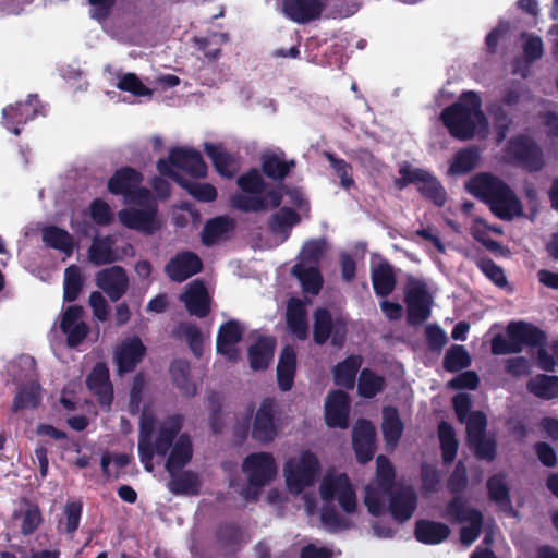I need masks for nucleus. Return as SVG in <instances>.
<instances>
[{
  "label": "nucleus",
  "instance_id": "1",
  "mask_svg": "<svg viewBox=\"0 0 558 558\" xmlns=\"http://www.w3.org/2000/svg\"><path fill=\"white\" fill-rule=\"evenodd\" d=\"M465 190L486 204L497 218L511 221L523 215V205L515 192L499 177L478 172L466 183Z\"/></svg>",
  "mask_w": 558,
  "mask_h": 558
},
{
  "label": "nucleus",
  "instance_id": "2",
  "mask_svg": "<svg viewBox=\"0 0 558 558\" xmlns=\"http://www.w3.org/2000/svg\"><path fill=\"white\" fill-rule=\"evenodd\" d=\"M440 120L449 134L460 141L472 140L478 129L488 128L482 99L474 90L462 92L457 101L442 109Z\"/></svg>",
  "mask_w": 558,
  "mask_h": 558
},
{
  "label": "nucleus",
  "instance_id": "3",
  "mask_svg": "<svg viewBox=\"0 0 558 558\" xmlns=\"http://www.w3.org/2000/svg\"><path fill=\"white\" fill-rule=\"evenodd\" d=\"M507 339L497 333L492 338L490 351L494 355L520 353L525 347L536 348L546 343V335L538 327L523 320L508 324Z\"/></svg>",
  "mask_w": 558,
  "mask_h": 558
},
{
  "label": "nucleus",
  "instance_id": "4",
  "mask_svg": "<svg viewBox=\"0 0 558 558\" xmlns=\"http://www.w3.org/2000/svg\"><path fill=\"white\" fill-rule=\"evenodd\" d=\"M131 203L137 207H126L118 213L119 220L124 227L146 235L154 234L160 229L158 203L148 189L138 190L136 199Z\"/></svg>",
  "mask_w": 558,
  "mask_h": 558
},
{
  "label": "nucleus",
  "instance_id": "5",
  "mask_svg": "<svg viewBox=\"0 0 558 558\" xmlns=\"http://www.w3.org/2000/svg\"><path fill=\"white\" fill-rule=\"evenodd\" d=\"M398 172L400 177L393 180V186L398 191L414 184L425 199L432 202L437 207L445 206L447 192L441 182L432 172L422 168H413L408 162L400 165Z\"/></svg>",
  "mask_w": 558,
  "mask_h": 558
},
{
  "label": "nucleus",
  "instance_id": "6",
  "mask_svg": "<svg viewBox=\"0 0 558 558\" xmlns=\"http://www.w3.org/2000/svg\"><path fill=\"white\" fill-rule=\"evenodd\" d=\"M506 154L510 163L530 173L541 171L546 165L543 149L527 135H517L510 138Z\"/></svg>",
  "mask_w": 558,
  "mask_h": 558
},
{
  "label": "nucleus",
  "instance_id": "7",
  "mask_svg": "<svg viewBox=\"0 0 558 558\" xmlns=\"http://www.w3.org/2000/svg\"><path fill=\"white\" fill-rule=\"evenodd\" d=\"M320 470L319 461L310 450L302 452L299 460L290 459L284 463L283 473L290 490L295 493L312 486Z\"/></svg>",
  "mask_w": 558,
  "mask_h": 558
},
{
  "label": "nucleus",
  "instance_id": "8",
  "mask_svg": "<svg viewBox=\"0 0 558 558\" xmlns=\"http://www.w3.org/2000/svg\"><path fill=\"white\" fill-rule=\"evenodd\" d=\"M243 472L247 474L248 486L256 488L252 496L255 499L258 489L268 484L277 475L276 461L269 452H255L248 454L242 464ZM250 489L245 490V497L251 499Z\"/></svg>",
  "mask_w": 558,
  "mask_h": 558
},
{
  "label": "nucleus",
  "instance_id": "9",
  "mask_svg": "<svg viewBox=\"0 0 558 558\" xmlns=\"http://www.w3.org/2000/svg\"><path fill=\"white\" fill-rule=\"evenodd\" d=\"M280 428V413L275 398L266 397L255 413L252 423V438L260 444L271 442Z\"/></svg>",
  "mask_w": 558,
  "mask_h": 558
},
{
  "label": "nucleus",
  "instance_id": "10",
  "mask_svg": "<svg viewBox=\"0 0 558 558\" xmlns=\"http://www.w3.org/2000/svg\"><path fill=\"white\" fill-rule=\"evenodd\" d=\"M319 494L325 502L337 499L340 508L347 513L356 510V494L345 473L326 476L319 486Z\"/></svg>",
  "mask_w": 558,
  "mask_h": 558
},
{
  "label": "nucleus",
  "instance_id": "11",
  "mask_svg": "<svg viewBox=\"0 0 558 558\" xmlns=\"http://www.w3.org/2000/svg\"><path fill=\"white\" fill-rule=\"evenodd\" d=\"M313 317V340L316 344L324 345L331 338L333 347H343L347 339L344 323L339 319L333 322L330 311L325 307L316 308Z\"/></svg>",
  "mask_w": 558,
  "mask_h": 558
},
{
  "label": "nucleus",
  "instance_id": "12",
  "mask_svg": "<svg viewBox=\"0 0 558 558\" xmlns=\"http://www.w3.org/2000/svg\"><path fill=\"white\" fill-rule=\"evenodd\" d=\"M45 107L37 95H29L25 101H17L2 110L3 125L14 135L21 134V128L36 117L44 114Z\"/></svg>",
  "mask_w": 558,
  "mask_h": 558
},
{
  "label": "nucleus",
  "instance_id": "13",
  "mask_svg": "<svg viewBox=\"0 0 558 558\" xmlns=\"http://www.w3.org/2000/svg\"><path fill=\"white\" fill-rule=\"evenodd\" d=\"M283 189L282 184L271 186L264 196L263 194L236 193L231 196V206L242 213H259L276 209L282 203Z\"/></svg>",
  "mask_w": 558,
  "mask_h": 558
},
{
  "label": "nucleus",
  "instance_id": "14",
  "mask_svg": "<svg viewBox=\"0 0 558 558\" xmlns=\"http://www.w3.org/2000/svg\"><path fill=\"white\" fill-rule=\"evenodd\" d=\"M407 320L410 325H421L430 316L432 296L423 281L410 282L405 288Z\"/></svg>",
  "mask_w": 558,
  "mask_h": 558
},
{
  "label": "nucleus",
  "instance_id": "15",
  "mask_svg": "<svg viewBox=\"0 0 558 558\" xmlns=\"http://www.w3.org/2000/svg\"><path fill=\"white\" fill-rule=\"evenodd\" d=\"M144 177L142 172L130 167L124 166L119 168L109 178L107 189L112 195H122L126 203L136 199L137 191L145 189L141 186Z\"/></svg>",
  "mask_w": 558,
  "mask_h": 558
},
{
  "label": "nucleus",
  "instance_id": "16",
  "mask_svg": "<svg viewBox=\"0 0 558 558\" xmlns=\"http://www.w3.org/2000/svg\"><path fill=\"white\" fill-rule=\"evenodd\" d=\"M96 286L109 298L118 302L128 291L130 280L122 266L113 265L96 274Z\"/></svg>",
  "mask_w": 558,
  "mask_h": 558
},
{
  "label": "nucleus",
  "instance_id": "17",
  "mask_svg": "<svg viewBox=\"0 0 558 558\" xmlns=\"http://www.w3.org/2000/svg\"><path fill=\"white\" fill-rule=\"evenodd\" d=\"M170 168H178L191 177L203 179L207 175V165L201 153L194 148L172 147L169 150L168 159H165Z\"/></svg>",
  "mask_w": 558,
  "mask_h": 558
},
{
  "label": "nucleus",
  "instance_id": "18",
  "mask_svg": "<svg viewBox=\"0 0 558 558\" xmlns=\"http://www.w3.org/2000/svg\"><path fill=\"white\" fill-rule=\"evenodd\" d=\"M244 328L235 319L222 323L218 329L216 351L229 362H238L240 354L236 344L243 339Z\"/></svg>",
  "mask_w": 558,
  "mask_h": 558
},
{
  "label": "nucleus",
  "instance_id": "19",
  "mask_svg": "<svg viewBox=\"0 0 558 558\" xmlns=\"http://www.w3.org/2000/svg\"><path fill=\"white\" fill-rule=\"evenodd\" d=\"M157 170L162 177L170 178L184 189L191 196L201 202H213L217 198V190L210 183L192 182L170 168L165 158L157 161Z\"/></svg>",
  "mask_w": 558,
  "mask_h": 558
},
{
  "label": "nucleus",
  "instance_id": "20",
  "mask_svg": "<svg viewBox=\"0 0 558 558\" xmlns=\"http://www.w3.org/2000/svg\"><path fill=\"white\" fill-rule=\"evenodd\" d=\"M352 447L361 464L368 463L376 449V429L367 420H360L352 430Z\"/></svg>",
  "mask_w": 558,
  "mask_h": 558
},
{
  "label": "nucleus",
  "instance_id": "21",
  "mask_svg": "<svg viewBox=\"0 0 558 558\" xmlns=\"http://www.w3.org/2000/svg\"><path fill=\"white\" fill-rule=\"evenodd\" d=\"M202 269L201 257L191 251L178 252L165 266V272L174 282H183Z\"/></svg>",
  "mask_w": 558,
  "mask_h": 558
},
{
  "label": "nucleus",
  "instance_id": "22",
  "mask_svg": "<svg viewBox=\"0 0 558 558\" xmlns=\"http://www.w3.org/2000/svg\"><path fill=\"white\" fill-rule=\"evenodd\" d=\"M385 495L389 498L388 510L396 522L404 523L412 518L417 507V495L411 486L393 488Z\"/></svg>",
  "mask_w": 558,
  "mask_h": 558
},
{
  "label": "nucleus",
  "instance_id": "23",
  "mask_svg": "<svg viewBox=\"0 0 558 558\" xmlns=\"http://www.w3.org/2000/svg\"><path fill=\"white\" fill-rule=\"evenodd\" d=\"M350 401L347 392L333 390L328 393L325 403V422L327 426L347 428L349 426Z\"/></svg>",
  "mask_w": 558,
  "mask_h": 558
},
{
  "label": "nucleus",
  "instance_id": "24",
  "mask_svg": "<svg viewBox=\"0 0 558 558\" xmlns=\"http://www.w3.org/2000/svg\"><path fill=\"white\" fill-rule=\"evenodd\" d=\"M86 385L101 407L110 408L113 400V387L110 381L109 368L106 363L98 362L88 376Z\"/></svg>",
  "mask_w": 558,
  "mask_h": 558
},
{
  "label": "nucleus",
  "instance_id": "25",
  "mask_svg": "<svg viewBox=\"0 0 558 558\" xmlns=\"http://www.w3.org/2000/svg\"><path fill=\"white\" fill-rule=\"evenodd\" d=\"M218 546L228 554H236L250 541L244 529L234 521H226L218 524L215 531Z\"/></svg>",
  "mask_w": 558,
  "mask_h": 558
},
{
  "label": "nucleus",
  "instance_id": "26",
  "mask_svg": "<svg viewBox=\"0 0 558 558\" xmlns=\"http://www.w3.org/2000/svg\"><path fill=\"white\" fill-rule=\"evenodd\" d=\"M146 353V347L140 337L126 339L116 350L114 359L119 373H131L142 362Z\"/></svg>",
  "mask_w": 558,
  "mask_h": 558
},
{
  "label": "nucleus",
  "instance_id": "27",
  "mask_svg": "<svg viewBox=\"0 0 558 558\" xmlns=\"http://www.w3.org/2000/svg\"><path fill=\"white\" fill-rule=\"evenodd\" d=\"M296 162L294 159H287L283 150H267L260 156V167L263 173L274 180L282 181L295 168Z\"/></svg>",
  "mask_w": 558,
  "mask_h": 558
},
{
  "label": "nucleus",
  "instance_id": "28",
  "mask_svg": "<svg viewBox=\"0 0 558 558\" xmlns=\"http://www.w3.org/2000/svg\"><path fill=\"white\" fill-rule=\"evenodd\" d=\"M326 0H283L282 11L291 21L306 24L318 19Z\"/></svg>",
  "mask_w": 558,
  "mask_h": 558
},
{
  "label": "nucleus",
  "instance_id": "29",
  "mask_svg": "<svg viewBox=\"0 0 558 558\" xmlns=\"http://www.w3.org/2000/svg\"><path fill=\"white\" fill-rule=\"evenodd\" d=\"M181 300L192 316L204 318L210 312V298L205 283L201 280L191 282Z\"/></svg>",
  "mask_w": 558,
  "mask_h": 558
},
{
  "label": "nucleus",
  "instance_id": "30",
  "mask_svg": "<svg viewBox=\"0 0 558 558\" xmlns=\"http://www.w3.org/2000/svg\"><path fill=\"white\" fill-rule=\"evenodd\" d=\"M184 416L182 414H173L168 416L159 426L157 436L153 445L155 446L156 454L166 457L174 445L180 432L183 427Z\"/></svg>",
  "mask_w": 558,
  "mask_h": 558
},
{
  "label": "nucleus",
  "instance_id": "31",
  "mask_svg": "<svg viewBox=\"0 0 558 558\" xmlns=\"http://www.w3.org/2000/svg\"><path fill=\"white\" fill-rule=\"evenodd\" d=\"M192 458L193 442L191 436L187 433H183L169 450L165 469L169 475H175V473L183 470L191 462Z\"/></svg>",
  "mask_w": 558,
  "mask_h": 558
},
{
  "label": "nucleus",
  "instance_id": "32",
  "mask_svg": "<svg viewBox=\"0 0 558 558\" xmlns=\"http://www.w3.org/2000/svg\"><path fill=\"white\" fill-rule=\"evenodd\" d=\"M88 258L96 266L110 265L120 260L121 255L118 253L116 238L110 234L94 236L88 248Z\"/></svg>",
  "mask_w": 558,
  "mask_h": 558
},
{
  "label": "nucleus",
  "instance_id": "33",
  "mask_svg": "<svg viewBox=\"0 0 558 558\" xmlns=\"http://www.w3.org/2000/svg\"><path fill=\"white\" fill-rule=\"evenodd\" d=\"M306 315V307L301 299L291 298L288 301L286 324L291 333L301 341L306 340L308 336Z\"/></svg>",
  "mask_w": 558,
  "mask_h": 558
},
{
  "label": "nucleus",
  "instance_id": "34",
  "mask_svg": "<svg viewBox=\"0 0 558 558\" xmlns=\"http://www.w3.org/2000/svg\"><path fill=\"white\" fill-rule=\"evenodd\" d=\"M450 532L447 524L427 519L417 520L414 526L416 541L425 545L441 544L449 537Z\"/></svg>",
  "mask_w": 558,
  "mask_h": 558
},
{
  "label": "nucleus",
  "instance_id": "35",
  "mask_svg": "<svg viewBox=\"0 0 558 558\" xmlns=\"http://www.w3.org/2000/svg\"><path fill=\"white\" fill-rule=\"evenodd\" d=\"M371 279L377 296L386 298L396 288L397 279L392 265L383 259L371 267Z\"/></svg>",
  "mask_w": 558,
  "mask_h": 558
},
{
  "label": "nucleus",
  "instance_id": "36",
  "mask_svg": "<svg viewBox=\"0 0 558 558\" xmlns=\"http://www.w3.org/2000/svg\"><path fill=\"white\" fill-rule=\"evenodd\" d=\"M296 371V353L293 347L287 344L281 350L277 365V381L282 391L293 387Z\"/></svg>",
  "mask_w": 558,
  "mask_h": 558
},
{
  "label": "nucleus",
  "instance_id": "37",
  "mask_svg": "<svg viewBox=\"0 0 558 558\" xmlns=\"http://www.w3.org/2000/svg\"><path fill=\"white\" fill-rule=\"evenodd\" d=\"M481 158L478 146L470 145L461 148L453 155L448 171L452 175L468 174L478 166Z\"/></svg>",
  "mask_w": 558,
  "mask_h": 558
},
{
  "label": "nucleus",
  "instance_id": "38",
  "mask_svg": "<svg viewBox=\"0 0 558 558\" xmlns=\"http://www.w3.org/2000/svg\"><path fill=\"white\" fill-rule=\"evenodd\" d=\"M276 341L271 337H260L248 348V361L253 371L266 369L272 360Z\"/></svg>",
  "mask_w": 558,
  "mask_h": 558
},
{
  "label": "nucleus",
  "instance_id": "39",
  "mask_svg": "<svg viewBox=\"0 0 558 558\" xmlns=\"http://www.w3.org/2000/svg\"><path fill=\"white\" fill-rule=\"evenodd\" d=\"M43 242L53 250L71 256L74 252L75 243L73 236L65 230L58 226H46L41 230Z\"/></svg>",
  "mask_w": 558,
  "mask_h": 558
},
{
  "label": "nucleus",
  "instance_id": "40",
  "mask_svg": "<svg viewBox=\"0 0 558 558\" xmlns=\"http://www.w3.org/2000/svg\"><path fill=\"white\" fill-rule=\"evenodd\" d=\"M403 422L396 407L387 405L383 409L381 432L387 445L397 446L402 437Z\"/></svg>",
  "mask_w": 558,
  "mask_h": 558
},
{
  "label": "nucleus",
  "instance_id": "41",
  "mask_svg": "<svg viewBox=\"0 0 558 558\" xmlns=\"http://www.w3.org/2000/svg\"><path fill=\"white\" fill-rule=\"evenodd\" d=\"M234 228V220L228 216H218L209 219L202 231V243L206 246H211L226 234L233 231Z\"/></svg>",
  "mask_w": 558,
  "mask_h": 558
},
{
  "label": "nucleus",
  "instance_id": "42",
  "mask_svg": "<svg viewBox=\"0 0 558 558\" xmlns=\"http://www.w3.org/2000/svg\"><path fill=\"white\" fill-rule=\"evenodd\" d=\"M169 371L174 386L185 397H194L197 393V387L191 378V365L189 361L174 360Z\"/></svg>",
  "mask_w": 558,
  "mask_h": 558
},
{
  "label": "nucleus",
  "instance_id": "43",
  "mask_svg": "<svg viewBox=\"0 0 558 558\" xmlns=\"http://www.w3.org/2000/svg\"><path fill=\"white\" fill-rule=\"evenodd\" d=\"M361 365L362 357L354 354L349 355L343 361L339 362L332 371L335 384L347 389H352Z\"/></svg>",
  "mask_w": 558,
  "mask_h": 558
},
{
  "label": "nucleus",
  "instance_id": "44",
  "mask_svg": "<svg viewBox=\"0 0 558 558\" xmlns=\"http://www.w3.org/2000/svg\"><path fill=\"white\" fill-rule=\"evenodd\" d=\"M489 499L505 512L512 511L510 489L502 473L492 475L486 482Z\"/></svg>",
  "mask_w": 558,
  "mask_h": 558
},
{
  "label": "nucleus",
  "instance_id": "45",
  "mask_svg": "<svg viewBox=\"0 0 558 558\" xmlns=\"http://www.w3.org/2000/svg\"><path fill=\"white\" fill-rule=\"evenodd\" d=\"M446 514L453 523H466L476 518H482L483 513L468 504L463 496H454L446 505Z\"/></svg>",
  "mask_w": 558,
  "mask_h": 558
},
{
  "label": "nucleus",
  "instance_id": "46",
  "mask_svg": "<svg viewBox=\"0 0 558 558\" xmlns=\"http://www.w3.org/2000/svg\"><path fill=\"white\" fill-rule=\"evenodd\" d=\"M169 490L174 495H198L201 482L197 473L191 470H181L175 475H170Z\"/></svg>",
  "mask_w": 558,
  "mask_h": 558
},
{
  "label": "nucleus",
  "instance_id": "47",
  "mask_svg": "<svg viewBox=\"0 0 558 558\" xmlns=\"http://www.w3.org/2000/svg\"><path fill=\"white\" fill-rule=\"evenodd\" d=\"M41 401V387L37 381H29L22 385L12 403L13 412L24 409H36Z\"/></svg>",
  "mask_w": 558,
  "mask_h": 558
},
{
  "label": "nucleus",
  "instance_id": "48",
  "mask_svg": "<svg viewBox=\"0 0 558 558\" xmlns=\"http://www.w3.org/2000/svg\"><path fill=\"white\" fill-rule=\"evenodd\" d=\"M292 274L301 282L304 292L317 295L324 283L323 276L317 267H305L303 264H295Z\"/></svg>",
  "mask_w": 558,
  "mask_h": 558
},
{
  "label": "nucleus",
  "instance_id": "49",
  "mask_svg": "<svg viewBox=\"0 0 558 558\" xmlns=\"http://www.w3.org/2000/svg\"><path fill=\"white\" fill-rule=\"evenodd\" d=\"M204 151L210 158L216 171L226 178H232L234 174V159L230 153L223 149L221 146L205 143Z\"/></svg>",
  "mask_w": 558,
  "mask_h": 558
},
{
  "label": "nucleus",
  "instance_id": "50",
  "mask_svg": "<svg viewBox=\"0 0 558 558\" xmlns=\"http://www.w3.org/2000/svg\"><path fill=\"white\" fill-rule=\"evenodd\" d=\"M438 438L440 442L442 462L445 464L452 463L459 449V441L453 426L446 421H441L438 424Z\"/></svg>",
  "mask_w": 558,
  "mask_h": 558
},
{
  "label": "nucleus",
  "instance_id": "51",
  "mask_svg": "<svg viewBox=\"0 0 558 558\" xmlns=\"http://www.w3.org/2000/svg\"><path fill=\"white\" fill-rule=\"evenodd\" d=\"M526 389L544 400L558 398V376L538 374L526 383Z\"/></svg>",
  "mask_w": 558,
  "mask_h": 558
},
{
  "label": "nucleus",
  "instance_id": "52",
  "mask_svg": "<svg viewBox=\"0 0 558 558\" xmlns=\"http://www.w3.org/2000/svg\"><path fill=\"white\" fill-rule=\"evenodd\" d=\"M301 222V216L291 207H280L269 219L268 227L274 234H289L291 228Z\"/></svg>",
  "mask_w": 558,
  "mask_h": 558
},
{
  "label": "nucleus",
  "instance_id": "53",
  "mask_svg": "<svg viewBox=\"0 0 558 558\" xmlns=\"http://www.w3.org/2000/svg\"><path fill=\"white\" fill-rule=\"evenodd\" d=\"M386 387L384 376L376 374L373 369L365 367L360 372L357 383V393L365 398L372 399L380 393Z\"/></svg>",
  "mask_w": 558,
  "mask_h": 558
},
{
  "label": "nucleus",
  "instance_id": "54",
  "mask_svg": "<svg viewBox=\"0 0 558 558\" xmlns=\"http://www.w3.org/2000/svg\"><path fill=\"white\" fill-rule=\"evenodd\" d=\"M153 425L151 423L142 422L140 436H138V456L144 469L147 472L154 471V454L156 453L155 446L151 441Z\"/></svg>",
  "mask_w": 558,
  "mask_h": 558
},
{
  "label": "nucleus",
  "instance_id": "55",
  "mask_svg": "<svg viewBox=\"0 0 558 558\" xmlns=\"http://www.w3.org/2000/svg\"><path fill=\"white\" fill-rule=\"evenodd\" d=\"M84 286V277L77 265H70L64 270L63 300L74 302L77 300Z\"/></svg>",
  "mask_w": 558,
  "mask_h": 558
},
{
  "label": "nucleus",
  "instance_id": "56",
  "mask_svg": "<svg viewBox=\"0 0 558 558\" xmlns=\"http://www.w3.org/2000/svg\"><path fill=\"white\" fill-rule=\"evenodd\" d=\"M472 359L464 345L453 344L446 352L442 361L445 371L457 373L471 366Z\"/></svg>",
  "mask_w": 558,
  "mask_h": 558
},
{
  "label": "nucleus",
  "instance_id": "57",
  "mask_svg": "<svg viewBox=\"0 0 558 558\" xmlns=\"http://www.w3.org/2000/svg\"><path fill=\"white\" fill-rule=\"evenodd\" d=\"M395 469L390 460L379 454L376 459V487H378L383 494H389L395 488Z\"/></svg>",
  "mask_w": 558,
  "mask_h": 558
},
{
  "label": "nucleus",
  "instance_id": "58",
  "mask_svg": "<svg viewBox=\"0 0 558 558\" xmlns=\"http://www.w3.org/2000/svg\"><path fill=\"white\" fill-rule=\"evenodd\" d=\"M324 157L328 160L330 167L333 169L338 178L340 179V186L347 191L355 186V182L352 175V166L344 159L339 158L336 154L325 151Z\"/></svg>",
  "mask_w": 558,
  "mask_h": 558
},
{
  "label": "nucleus",
  "instance_id": "59",
  "mask_svg": "<svg viewBox=\"0 0 558 558\" xmlns=\"http://www.w3.org/2000/svg\"><path fill=\"white\" fill-rule=\"evenodd\" d=\"M238 186L246 194H265L268 184L256 168H252L241 174L236 180Z\"/></svg>",
  "mask_w": 558,
  "mask_h": 558
},
{
  "label": "nucleus",
  "instance_id": "60",
  "mask_svg": "<svg viewBox=\"0 0 558 558\" xmlns=\"http://www.w3.org/2000/svg\"><path fill=\"white\" fill-rule=\"evenodd\" d=\"M470 448L478 460L492 462L497 456V441L495 437L486 435L478 436L468 440Z\"/></svg>",
  "mask_w": 558,
  "mask_h": 558
},
{
  "label": "nucleus",
  "instance_id": "61",
  "mask_svg": "<svg viewBox=\"0 0 558 558\" xmlns=\"http://www.w3.org/2000/svg\"><path fill=\"white\" fill-rule=\"evenodd\" d=\"M476 267L497 287L505 288L508 284L504 269L492 258L478 257L475 259Z\"/></svg>",
  "mask_w": 558,
  "mask_h": 558
},
{
  "label": "nucleus",
  "instance_id": "62",
  "mask_svg": "<svg viewBox=\"0 0 558 558\" xmlns=\"http://www.w3.org/2000/svg\"><path fill=\"white\" fill-rule=\"evenodd\" d=\"M488 113L490 114L497 130V140L501 142L506 138L512 125V119L504 106L499 102H493L488 106Z\"/></svg>",
  "mask_w": 558,
  "mask_h": 558
},
{
  "label": "nucleus",
  "instance_id": "63",
  "mask_svg": "<svg viewBox=\"0 0 558 558\" xmlns=\"http://www.w3.org/2000/svg\"><path fill=\"white\" fill-rule=\"evenodd\" d=\"M468 486V469L462 460H459L452 473L447 481L448 490L454 496H462L461 494Z\"/></svg>",
  "mask_w": 558,
  "mask_h": 558
},
{
  "label": "nucleus",
  "instance_id": "64",
  "mask_svg": "<svg viewBox=\"0 0 558 558\" xmlns=\"http://www.w3.org/2000/svg\"><path fill=\"white\" fill-rule=\"evenodd\" d=\"M117 87L120 90L129 92L137 97L151 95V89L144 85L143 82L134 73H126L122 75L117 83Z\"/></svg>",
  "mask_w": 558,
  "mask_h": 558
}]
</instances>
